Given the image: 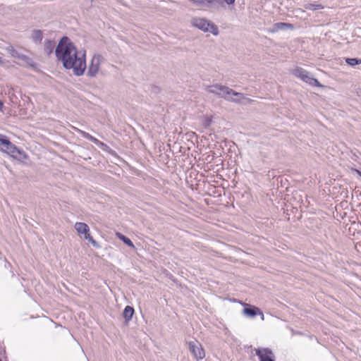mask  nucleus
<instances>
[{
  "mask_svg": "<svg viewBox=\"0 0 361 361\" xmlns=\"http://www.w3.org/2000/svg\"><path fill=\"white\" fill-rule=\"evenodd\" d=\"M104 61V57L99 54H94L88 66L86 67L87 75L90 78H95L99 73L101 65Z\"/></svg>",
  "mask_w": 361,
  "mask_h": 361,
  "instance_id": "obj_4",
  "label": "nucleus"
},
{
  "mask_svg": "<svg viewBox=\"0 0 361 361\" xmlns=\"http://www.w3.org/2000/svg\"><path fill=\"white\" fill-rule=\"evenodd\" d=\"M54 47H55V42L54 41H51V40L45 41L44 45V51L47 54H51Z\"/></svg>",
  "mask_w": 361,
  "mask_h": 361,
  "instance_id": "obj_16",
  "label": "nucleus"
},
{
  "mask_svg": "<svg viewBox=\"0 0 361 361\" xmlns=\"http://www.w3.org/2000/svg\"><path fill=\"white\" fill-rule=\"evenodd\" d=\"M6 50L13 57L19 59L25 57V56L20 54L12 46L7 47Z\"/></svg>",
  "mask_w": 361,
  "mask_h": 361,
  "instance_id": "obj_17",
  "label": "nucleus"
},
{
  "mask_svg": "<svg viewBox=\"0 0 361 361\" xmlns=\"http://www.w3.org/2000/svg\"><path fill=\"white\" fill-rule=\"evenodd\" d=\"M85 238L94 247H99L98 243L92 238L90 234L89 235L85 236Z\"/></svg>",
  "mask_w": 361,
  "mask_h": 361,
  "instance_id": "obj_22",
  "label": "nucleus"
},
{
  "mask_svg": "<svg viewBox=\"0 0 361 361\" xmlns=\"http://www.w3.org/2000/svg\"><path fill=\"white\" fill-rule=\"evenodd\" d=\"M235 0H224V1L228 4V5H231V4H233L235 3ZM224 2V0H222V3Z\"/></svg>",
  "mask_w": 361,
  "mask_h": 361,
  "instance_id": "obj_23",
  "label": "nucleus"
},
{
  "mask_svg": "<svg viewBox=\"0 0 361 361\" xmlns=\"http://www.w3.org/2000/svg\"><path fill=\"white\" fill-rule=\"evenodd\" d=\"M3 106H4V104H3V102L0 100V110H1V109L3 108Z\"/></svg>",
  "mask_w": 361,
  "mask_h": 361,
  "instance_id": "obj_26",
  "label": "nucleus"
},
{
  "mask_svg": "<svg viewBox=\"0 0 361 361\" xmlns=\"http://www.w3.org/2000/svg\"><path fill=\"white\" fill-rule=\"evenodd\" d=\"M256 354L259 356L260 361H274L273 353L268 348L257 349Z\"/></svg>",
  "mask_w": 361,
  "mask_h": 361,
  "instance_id": "obj_9",
  "label": "nucleus"
},
{
  "mask_svg": "<svg viewBox=\"0 0 361 361\" xmlns=\"http://www.w3.org/2000/svg\"><path fill=\"white\" fill-rule=\"evenodd\" d=\"M346 63L348 65L351 66H354L355 65L360 64L361 63V60H360L358 59H356V58L347 59H346Z\"/></svg>",
  "mask_w": 361,
  "mask_h": 361,
  "instance_id": "obj_20",
  "label": "nucleus"
},
{
  "mask_svg": "<svg viewBox=\"0 0 361 361\" xmlns=\"http://www.w3.org/2000/svg\"><path fill=\"white\" fill-rule=\"evenodd\" d=\"M190 1L192 2V0H190Z\"/></svg>",
  "mask_w": 361,
  "mask_h": 361,
  "instance_id": "obj_29",
  "label": "nucleus"
},
{
  "mask_svg": "<svg viewBox=\"0 0 361 361\" xmlns=\"http://www.w3.org/2000/svg\"><path fill=\"white\" fill-rule=\"evenodd\" d=\"M356 92L358 96H361V89H357Z\"/></svg>",
  "mask_w": 361,
  "mask_h": 361,
  "instance_id": "obj_25",
  "label": "nucleus"
},
{
  "mask_svg": "<svg viewBox=\"0 0 361 361\" xmlns=\"http://www.w3.org/2000/svg\"><path fill=\"white\" fill-rule=\"evenodd\" d=\"M257 314L260 315V318H261L262 320L264 319V314H263V312L260 310H259Z\"/></svg>",
  "mask_w": 361,
  "mask_h": 361,
  "instance_id": "obj_24",
  "label": "nucleus"
},
{
  "mask_svg": "<svg viewBox=\"0 0 361 361\" xmlns=\"http://www.w3.org/2000/svg\"><path fill=\"white\" fill-rule=\"evenodd\" d=\"M134 314V309L130 306H126L123 310V316L126 321L132 319Z\"/></svg>",
  "mask_w": 361,
  "mask_h": 361,
  "instance_id": "obj_14",
  "label": "nucleus"
},
{
  "mask_svg": "<svg viewBox=\"0 0 361 361\" xmlns=\"http://www.w3.org/2000/svg\"><path fill=\"white\" fill-rule=\"evenodd\" d=\"M73 129L75 130H76L77 132H78L83 137L89 140L90 141L94 142V144L97 145H102L103 143L102 142H100L99 140H98L97 138L94 137L93 136H92L91 135H90L89 133L82 130H80L78 129V128H75V127H73Z\"/></svg>",
  "mask_w": 361,
  "mask_h": 361,
  "instance_id": "obj_12",
  "label": "nucleus"
},
{
  "mask_svg": "<svg viewBox=\"0 0 361 361\" xmlns=\"http://www.w3.org/2000/svg\"><path fill=\"white\" fill-rule=\"evenodd\" d=\"M190 23L193 27L204 32H209L216 36L219 35L218 27L205 18L195 17L191 19Z\"/></svg>",
  "mask_w": 361,
  "mask_h": 361,
  "instance_id": "obj_3",
  "label": "nucleus"
},
{
  "mask_svg": "<svg viewBox=\"0 0 361 361\" xmlns=\"http://www.w3.org/2000/svg\"><path fill=\"white\" fill-rule=\"evenodd\" d=\"M32 39L37 43L41 42L43 38V35L41 30H33L31 35Z\"/></svg>",
  "mask_w": 361,
  "mask_h": 361,
  "instance_id": "obj_15",
  "label": "nucleus"
},
{
  "mask_svg": "<svg viewBox=\"0 0 361 361\" xmlns=\"http://www.w3.org/2000/svg\"><path fill=\"white\" fill-rule=\"evenodd\" d=\"M3 64H4V61L0 57V65H3Z\"/></svg>",
  "mask_w": 361,
  "mask_h": 361,
  "instance_id": "obj_27",
  "label": "nucleus"
},
{
  "mask_svg": "<svg viewBox=\"0 0 361 361\" xmlns=\"http://www.w3.org/2000/svg\"><path fill=\"white\" fill-rule=\"evenodd\" d=\"M117 236L125 244H126L127 245H128V246H130L131 247H134V245H133V242L130 240V239H129L128 238L126 237L125 235H122L121 233H117Z\"/></svg>",
  "mask_w": 361,
  "mask_h": 361,
  "instance_id": "obj_19",
  "label": "nucleus"
},
{
  "mask_svg": "<svg viewBox=\"0 0 361 361\" xmlns=\"http://www.w3.org/2000/svg\"><path fill=\"white\" fill-rule=\"evenodd\" d=\"M189 350L195 359L202 360L205 357V353L202 345L197 341H190L188 343Z\"/></svg>",
  "mask_w": 361,
  "mask_h": 361,
  "instance_id": "obj_7",
  "label": "nucleus"
},
{
  "mask_svg": "<svg viewBox=\"0 0 361 361\" xmlns=\"http://www.w3.org/2000/svg\"><path fill=\"white\" fill-rule=\"evenodd\" d=\"M356 172L357 173V174H358L359 176H361V171H358V170H356Z\"/></svg>",
  "mask_w": 361,
  "mask_h": 361,
  "instance_id": "obj_28",
  "label": "nucleus"
},
{
  "mask_svg": "<svg viewBox=\"0 0 361 361\" xmlns=\"http://www.w3.org/2000/svg\"><path fill=\"white\" fill-rule=\"evenodd\" d=\"M55 54L65 68L72 69L77 76L84 74L87 67L85 51H78L68 37H63L61 39Z\"/></svg>",
  "mask_w": 361,
  "mask_h": 361,
  "instance_id": "obj_1",
  "label": "nucleus"
},
{
  "mask_svg": "<svg viewBox=\"0 0 361 361\" xmlns=\"http://www.w3.org/2000/svg\"><path fill=\"white\" fill-rule=\"evenodd\" d=\"M305 8L311 11H315L323 8V6L319 4H307L305 5Z\"/></svg>",
  "mask_w": 361,
  "mask_h": 361,
  "instance_id": "obj_18",
  "label": "nucleus"
},
{
  "mask_svg": "<svg viewBox=\"0 0 361 361\" xmlns=\"http://www.w3.org/2000/svg\"><path fill=\"white\" fill-rule=\"evenodd\" d=\"M294 26L293 24L287 23H276L271 27L268 29V32L270 33H274L279 30H286L287 29L293 30Z\"/></svg>",
  "mask_w": 361,
  "mask_h": 361,
  "instance_id": "obj_10",
  "label": "nucleus"
},
{
  "mask_svg": "<svg viewBox=\"0 0 361 361\" xmlns=\"http://www.w3.org/2000/svg\"><path fill=\"white\" fill-rule=\"evenodd\" d=\"M74 228L79 235L83 234L84 237L90 235V228L87 224L85 223L76 222Z\"/></svg>",
  "mask_w": 361,
  "mask_h": 361,
  "instance_id": "obj_11",
  "label": "nucleus"
},
{
  "mask_svg": "<svg viewBox=\"0 0 361 361\" xmlns=\"http://www.w3.org/2000/svg\"><path fill=\"white\" fill-rule=\"evenodd\" d=\"M244 305L245 306H249L248 307H245L243 310V314L245 315L250 317H254L256 315H257L258 312L259 310V309L258 307H255V306L251 307L250 305H249L247 304H244Z\"/></svg>",
  "mask_w": 361,
  "mask_h": 361,
  "instance_id": "obj_13",
  "label": "nucleus"
},
{
  "mask_svg": "<svg viewBox=\"0 0 361 361\" xmlns=\"http://www.w3.org/2000/svg\"><path fill=\"white\" fill-rule=\"evenodd\" d=\"M192 3L202 8H218L222 6V0H192Z\"/></svg>",
  "mask_w": 361,
  "mask_h": 361,
  "instance_id": "obj_8",
  "label": "nucleus"
},
{
  "mask_svg": "<svg viewBox=\"0 0 361 361\" xmlns=\"http://www.w3.org/2000/svg\"><path fill=\"white\" fill-rule=\"evenodd\" d=\"M293 75L312 86L322 87L318 80L312 78L310 74L303 68L297 67L291 71Z\"/></svg>",
  "mask_w": 361,
  "mask_h": 361,
  "instance_id": "obj_6",
  "label": "nucleus"
},
{
  "mask_svg": "<svg viewBox=\"0 0 361 361\" xmlns=\"http://www.w3.org/2000/svg\"><path fill=\"white\" fill-rule=\"evenodd\" d=\"M207 91L210 93H213V94H215L221 97H223L225 99H230L231 94L241 97V94H238L237 92H235L234 90L229 88L228 87L221 85H215L208 86Z\"/></svg>",
  "mask_w": 361,
  "mask_h": 361,
  "instance_id": "obj_5",
  "label": "nucleus"
},
{
  "mask_svg": "<svg viewBox=\"0 0 361 361\" xmlns=\"http://www.w3.org/2000/svg\"><path fill=\"white\" fill-rule=\"evenodd\" d=\"M238 94H241V97L240 96H235L233 94H231V99L229 100L232 101V102H238V103H240L242 102V100L245 98L243 94L242 93H240V92H238Z\"/></svg>",
  "mask_w": 361,
  "mask_h": 361,
  "instance_id": "obj_21",
  "label": "nucleus"
},
{
  "mask_svg": "<svg viewBox=\"0 0 361 361\" xmlns=\"http://www.w3.org/2000/svg\"><path fill=\"white\" fill-rule=\"evenodd\" d=\"M0 151L17 159H27L25 152L11 142L4 135H1L0 138Z\"/></svg>",
  "mask_w": 361,
  "mask_h": 361,
  "instance_id": "obj_2",
  "label": "nucleus"
}]
</instances>
